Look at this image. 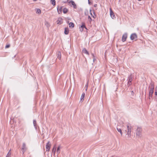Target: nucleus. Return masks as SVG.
<instances>
[{"label":"nucleus","mask_w":157,"mask_h":157,"mask_svg":"<svg viewBox=\"0 0 157 157\" xmlns=\"http://www.w3.org/2000/svg\"><path fill=\"white\" fill-rule=\"evenodd\" d=\"M155 95H157V87L156 88L155 90Z\"/></svg>","instance_id":"27"},{"label":"nucleus","mask_w":157,"mask_h":157,"mask_svg":"<svg viewBox=\"0 0 157 157\" xmlns=\"http://www.w3.org/2000/svg\"><path fill=\"white\" fill-rule=\"evenodd\" d=\"M51 144H50V141H49L47 143L46 146V151H49L50 149V147L51 146Z\"/></svg>","instance_id":"6"},{"label":"nucleus","mask_w":157,"mask_h":157,"mask_svg":"<svg viewBox=\"0 0 157 157\" xmlns=\"http://www.w3.org/2000/svg\"><path fill=\"white\" fill-rule=\"evenodd\" d=\"M132 94L133 95L134 94V93L133 91H132Z\"/></svg>","instance_id":"31"},{"label":"nucleus","mask_w":157,"mask_h":157,"mask_svg":"<svg viewBox=\"0 0 157 157\" xmlns=\"http://www.w3.org/2000/svg\"><path fill=\"white\" fill-rule=\"evenodd\" d=\"M79 29L80 30L81 32L83 31L84 29H87V28L85 25L84 23L82 22V25L79 28Z\"/></svg>","instance_id":"8"},{"label":"nucleus","mask_w":157,"mask_h":157,"mask_svg":"<svg viewBox=\"0 0 157 157\" xmlns=\"http://www.w3.org/2000/svg\"><path fill=\"white\" fill-rule=\"evenodd\" d=\"M33 0L34 1H36V0Z\"/></svg>","instance_id":"37"},{"label":"nucleus","mask_w":157,"mask_h":157,"mask_svg":"<svg viewBox=\"0 0 157 157\" xmlns=\"http://www.w3.org/2000/svg\"><path fill=\"white\" fill-rule=\"evenodd\" d=\"M142 130L141 128L137 127L136 131V136L138 137H141L142 136Z\"/></svg>","instance_id":"2"},{"label":"nucleus","mask_w":157,"mask_h":157,"mask_svg":"<svg viewBox=\"0 0 157 157\" xmlns=\"http://www.w3.org/2000/svg\"><path fill=\"white\" fill-rule=\"evenodd\" d=\"M109 10H110V16L113 19L115 18V15H114L113 12L112 11L111 8H110Z\"/></svg>","instance_id":"12"},{"label":"nucleus","mask_w":157,"mask_h":157,"mask_svg":"<svg viewBox=\"0 0 157 157\" xmlns=\"http://www.w3.org/2000/svg\"><path fill=\"white\" fill-rule=\"evenodd\" d=\"M127 37V34L126 33H124L122 36V40L123 42H124L126 41Z\"/></svg>","instance_id":"10"},{"label":"nucleus","mask_w":157,"mask_h":157,"mask_svg":"<svg viewBox=\"0 0 157 157\" xmlns=\"http://www.w3.org/2000/svg\"><path fill=\"white\" fill-rule=\"evenodd\" d=\"M154 83L151 82L149 85L148 87L149 90V98L151 99L152 98V94L154 92Z\"/></svg>","instance_id":"1"},{"label":"nucleus","mask_w":157,"mask_h":157,"mask_svg":"<svg viewBox=\"0 0 157 157\" xmlns=\"http://www.w3.org/2000/svg\"><path fill=\"white\" fill-rule=\"evenodd\" d=\"M132 75H131L130 76H128V86H130L131 84V82L132 80Z\"/></svg>","instance_id":"4"},{"label":"nucleus","mask_w":157,"mask_h":157,"mask_svg":"<svg viewBox=\"0 0 157 157\" xmlns=\"http://www.w3.org/2000/svg\"><path fill=\"white\" fill-rule=\"evenodd\" d=\"M88 3H89V4H90V2L89 0H88Z\"/></svg>","instance_id":"34"},{"label":"nucleus","mask_w":157,"mask_h":157,"mask_svg":"<svg viewBox=\"0 0 157 157\" xmlns=\"http://www.w3.org/2000/svg\"><path fill=\"white\" fill-rule=\"evenodd\" d=\"M94 13V15L92 16V17L94 18H95L96 17V15L95 14L94 12H93Z\"/></svg>","instance_id":"29"},{"label":"nucleus","mask_w":157,"mask_h":157,"mask_svg":"<svg viewBox=\"0 0 157 157\" xmlns=\"http://www.w3.org/2000/svg\"><path fill=\"white\" fill-rule=\"evenodd\" d=\"M51 2L53 6H54L56 5V1L55 0H51Z\"/></svg>","instance_id":"21"},{"label":"nucleus","mask_w":157,"mask_h":157,"mask_svg":"<svg viewBox=\"0 0 157 157\" xmlns=\"http://www.w3.org/2000/svg\"><path fill=\"white\" fill-rule=\"evenodd\" d=\"M56 146L55 145L54 146L52 150V152L54 154H55V152H56Z\"/></svg>","instance_id":"18"},{"label":"nucleus","mask_w":157,"mask_h":157,"mask_svg":"<svg viewBox=\"0 0 157 157\" xmlns=\"http://www.w3.org/2000/svg\"><path fill=\"white\" fill-rule=\"evenodd\" d=\"M96 5H94V6H95H95H96Z\"/></svg>","instance_id":"36"},{"label":"nucleus","mask_w":157,"mask_h":157,"mask_svg":"<svg viewBox=\"0 0 157 157\" xmlns=\"http://www.w3.org/2000/svg\"><path fill=\"white\" fill-rule=\"evenodd\" d=\"M68 5L71 6H72L75 9L76 8V6L75 2L73 1H71L68 2Z\"/></svg>","instance_id":"5"},{"label":"nucleus","mask_w":157,"mask_h":157,"mask_svg":"<svg viewBox=\"0 0 157 157\" xmlns=\"http://www.w3.org/2000/svg\"><path fill=\"white\" fill-rule=\"evenodd\" d=\"M117 131L120 133L121 135V136H122L123 133L121 129L120 128H117Z\"/></svg>","instance_id":"16"},{"label":"nucleus","mask_w":157,"mask_h":157,"mask_svg":"<svg viewBox=\"0 0 157 157\" xmlns=\"http://www.w3.org/2000/svg\"><path fill=\"white\" fill-rule=\"evenodd\" d=\"M68 11V10L66 8H64L63 9V12L64 13H66Z\"/></svg>","instance_id":"17"},{"label":"nucleus","mask_w":157,"mask_h":157,"mask_svg":"<svg viewBox=\"0 0 157 157\" xmlns=\"http://www.w3.org/2000/svg\"><path fill=\"white\" fill-rule=\"evenodd\" d=\"M63 7L62 6H58L57 8V10L58 13L59 14H60L62 13Z\"/></svg>","instance_id":"11"},{"label":"nucleus","mask_w":157,"mask_h":157,"mask_svg":"<svg viewBox=\"0 0 157 157\" xmlns=\"http://www.w3.org/2000/svg\"><path fill=\"white\" fill-rule=\"evenodd\" d=\"M64 33L65 34H68V33H69V30L68 29H67V28H65V30H64Z\"/></svg>","instance_id":"20"},{"label":"nucleus","mask_w":157,"mask_h":157,"mask_svg":"<svg viewBox=\"0 0 157 157\" xmlns=\"http://www.w3.org/2000/svg\"><path fill=\"white\" fill-rule=\"evenodd\" d=\"M87 86H88V84H87V85H86V90H87Z\"/></svg>","instance_id":"33"},{"label":"nucleus","mask_w":157,"mask_h":157,"mask_svg":"<svg viewBox=\"0 0 157 157\" xmlns=\"http://www.w3.org/2000/svg\"><path fill=\"white\" fill-rule=\"evenodd\" d=\"M88 19H90V20H92V19H91V17H90V16H88Z\"/></svg>","instance_id":"32"},{"label":"nucleus","mask_w":157,"mask_h":157,"mask_svg":"<svg viewBox=\"0 0 157 157\" xmlns=\"http://www.w3.org/2000/svg\"><path fill=\"white\" fill-rule=\"evenodd\" d=\"M27 149V148L26 147V144L25 143H23L22 144V150L23 154H24L25 152L26 151Z\"/></svg>","instance_id":"7"},{"label":"nucleus","mask_w":157,"mask_h":157,"mask_svg":"<svg viewBox=\"0 0 157 157\" xmlns=\"http://www.w3.org/2000/svg\"><path fill=\"white\" fill-rule=\"evenodd\" d=\"M11 150H10L8 154H7L6 157H10L11 153L10 152Z\"/></svg>","instance_id":"24"},{"label":"nucleus","mask_w":157,"mask_h":157,"mask_svg":"<svg viewBox=\"0 0 157 157\" xmlns=\"http://www.w3.org/2000/svg\"><path fill=\"white\" fill-rule=\"evenodd\" d=\"M90 14H91V16H92L93 15L92 14V13L91 12H90Z\"/></svg>","instance_id":"35"},{"label":"nucleus","mask_w":157,"mask_h":157,"mask_svg":"<svg viewBox=\"0 0 157 157\" xmlns=\"http://www.w3.org/2000/svg\"><path fill=\"white\" fill-rule=\"evenodd\" d=\"M69 26L70 27L73 28L74 26V24L73 23L70 22L69 24Z\"/></svg>","instance_id":"22"},{"label":"nucleus","mask_w":157,"mask_h":157,"mask_svg":"<svg viewBox=\"0 0 157 157\" xmlns=\"http://www.w3.org/2000/svg\"><path fill=\"white\" fill-rule=\"evenodd\" d=\"M62 21V19L61 18H59L58 20H57V22L58 24H61L62 23V22H61Z\"/></svg>","instance_id":"25"},{"label":"nucleus","mask_w":157,"mask_h":157,"mask_svg":"<svg viewBox=\"0 0 157 157\" xmlns=\"http://www.w3.org/2000/svg\"><path fill=\"white\" fill-rule=\"evenodd\" d=\"M33 124L34 125V126L35 127V128L36 129L37 127H36V120H34L33 121Z\"/></svg>","instance_id":"19"},{"label":"nucleus","mask_w":157,"mask_h":157,"mask_svg":"<svg viewBox=\"0 0 157 157\" xmlns=\"http://www.w3.org/2000/svg\"><path fill=\"white\" fill-rule=\"evenodd\" d=\"M61 57V53L60 52H58L57 53V57L59 60L60 59Z\"/></svg>","instance_id":"13"},{"label":"nucleus","mask_w":157,"mask_h":157,"mask_svg":"<svg viewBox=\"0 0 157 157\" xmlns=\"http://www.w3.org/2000/svg\"><path fill=\"white\" fill-rule=\"evenodd\" d=\"M60 146H59L57 148V151H56V152L58 154H59L60 152Z\"/></svg>","instance_id":"23"},{"label":"nucleus","mask_w":157,"mask_h":157,"mask_svg":"<svg viewBox=\"0 0 157 157\" xmlns=\"http://www.w3.org/2000/svg\"><path fill=\"white\" fill-rule=\"evenodd\" d=\"M85 93H83L81 95V97L80 98V101H83L84 100V97H85Z\"/></svg>","instance_id":"15"},{"label":"nucleus","mask_w":157,"mask_h":157,"mask_svg":"<svg viewBox=\"0 0 157 157\" xmlns=\"http://www.w3.org/2000/svg\"><path fill=\"white\" fill-rule=\"evenodd\" d=\"M36 13L38 14H40L41 13V10L39 9H37Z\"/></svg>","instance_id":"26"},{"label":"nucleus","mask_w":157,"mask_h":157,"mask_svg":"<svg viewBox=\"0 0 157 157\" xmlns=\"http://www.w3.org/2000/svg\"><path fill=\"white\" fill-rule=\"evenodd\" d=\"M82 52L83 53L86 54L87 55H89V53L87 51L86 48H84L82 50Z\"/></svg>","instance_id":"14"},{"label":"nucleus","mask_w":157,"mask_h":157,"mask_svg":"<svg viewBox=\"0 0 157 157\" xmlns=\"http://www.w3.org/2000/svg\"><path fill=\"white\" fill-rule=\"evenodd\" d=\"M92 55L93 56V60L94 62L96 60V59H95L94 55L92 54Z\"/></svg>","instance_id":"28"},{"label":"nucleus","mask_w":157,"mask_h":157,"mask_svg":"<svg viewBox=\"0 0 157 157\" xmlns=\"http://www.w3.org/2000/svg\"><path fill=\"white\" fill-rule=\"evenodd\" d=\"M137 38V36L136 33H134L132 34L130 36V39L131 40H134Z\"/></svg>","instance_id":"9"},{"label":"nucleus","mask_w":157,"mask_h":157,"mask_svg":"<svg viewBox=\"0 0 157 157\" xmlns=\"http://www.w3.org/2000/svg\"><path fill=\"white\" fill-rule=\"evenodd\" d=\"M127 131L126 135L128 136V137L129 138L131 136V127L129 126L128 125H127Z\"/></svg>","instance_id":"3"},{"label":"nucleus","mask_w":157,"mask_h":157,"mask_svg":"<svg viewBox=\"0 0 157 157\" xmlns=\"http://www.w3.org/2000/svg\"><path fill=\"white\" fill-rule=\"evenodd\" d=\"M10 47V45H9V44L6 45V46H5V48H9V47Z\"/></svg>","instance_id":"30"}]
</instances>
